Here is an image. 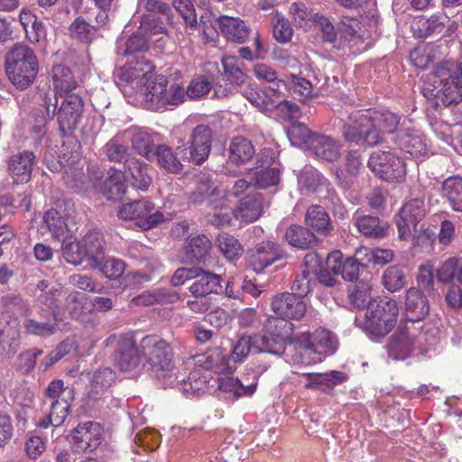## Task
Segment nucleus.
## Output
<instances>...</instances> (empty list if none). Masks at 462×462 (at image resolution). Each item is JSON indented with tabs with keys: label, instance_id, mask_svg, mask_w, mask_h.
Wrapping results in <instances>:
<instances>
[{
	"label": "nucleus",
	"instance_id": "obj_18",
	"mask_svg": "<svg viewBox=\"0 0 462 462\" xmlns=\"http://www.w3.org/2000/svg\"><path fill=\"white\" fill-rule=\"evenodd\" d=\"M1 305L2 320L18 334L21 328L18 316L26 317L31 313L28 300L19 294L11 293L2 297Z\"/></svg>",
	"mask_w": 462,
	"mask_h": 462
},
{
	"label": "nucleus",
	"instance_id": "obj_3",
	"mask_svg": "<svg viewBox=\"0 0 462 462\" xmlns=\"http://www.w3.org/2000/svg\"><path fill=\"white\" fill-rule=\"evenodd\" d=\"M399 306L393 299L379 298L366 310L362 328L374 337H383L396 326Z\"/></svg>",
	"mask_w": 462,
	"mask_h": 462
},
{
	"label": "nucleus",
	"instance_id": "obj_30",
	"mask_svg": "<svg viewBox=\"0 0 462 462\" xmlns=\"http://www.w3.org/2000/svg\"><path fill=\"white\" fill-rule=\"evenodd\" d=\"M217 23L221 33L229 41L242 43L248 37L249 30L244 21L228 15H220Z\"/></svg>",
	"mask_w": 462,
	"mask_h": 462
},
{
	"label": "nucleus",
	"instance_id": "obj_17",
	"mask_svg": "<svg viewBox=\"0 0 462 462\" xmlns=\"http://www.w3.org/2000/svg\"><path fill=\"white\" fill-rule=\"evenodd\" d=\"M271 307L277 316L288 320H300L307 312L303 298L291 292L276 294L273 298Z\"/></svg>",
	"mask_w": 462,
	"mask_h": 462
},
{
	"label": "nucleus",
	"instance_id": "obj_38",
	"mask_svg": "<svg viewBox=\"0 0 462 462\" xmlns=\"http://www.w3.org/2000/svg\"><path fill=\"white\" fill-rule=\"evenodd\" d=\"M373 283L369 281L357 282L349 291L348 299L350 304L359 310H366L374 304L377 300L372 296Z\"/></svg>",
	"mask_w": 462,
	"mask_h": 462
},
{
	"label": "nucleus",
	"instance_id": "obj_51",
	"mask_svg": "<svg viewBox=\"0 0 462 462\" xmlns=\"http://www.w3.org/2000/svg\"><path fill=\"white\" fill-rule=\"evenodd\" d=\"M24 332L28 335L46 337H51L57 331V323L44 321L41 322L32 318H27L23 323Z\"/></svg>",
	"mask_w": 462,
	"mask_h": 462
},
{
	"label": "nucleus",
	"instance_id": "obj_43",
	"mask_svg": "<svg viewBox=\"0 0 462 462\" xmlns=\"http://www.w3.org/2000/svg\"><path fill=\"white\" fill-rule=\"evenodd\" d=\"M442 192L453 210L462 212V177L450 176L446 179L442 183Z\"/></svg>",
	"mask_w": 462,
	"mask_h": 462
},
{
	"label": "nucleus",
	"instance_id": "obj_2",
	"mask_svg": "<svg viewBox=\"0 0 462 462\" xmlns=\"http://www.w3.org/2000/svg\"><path fill=\"white\" fill-rule=\"evenodd\" d=\"M5 69L10 82L16 88L25 89L38 74V58L30 47L17 43L5 54Z\"/></svg>",
	"mask_w": 462,
	"mask_h": 462
},
{
	"label": "nucleus",
	"instance_id": "obj_36",
	"mask_svg": "<svg viewBox=\"0 0 462 462\" xmlns=\"http://www.w3.org/2000/svg\"><path fill=\"white\" fill-rule=\"evenodd\" d=\"M60 98H62V101L58 110V98L56 96L54 104L48 103L47 101L45 102L48 116H55L56 114L58 116H80L83 110V102L79 96L70 94L65 97L61 96Z\"/></svg>",
	"mask_w": 462,
	"mask_h": 462
},
{
	"label": "nucleus",
	"instance_id": "obj_54",
	"mask_svg": "<svg viewBox=\"0 0 462 462\" xmlns=\"http://www.w3.org/2000/svg\"><path fill=\"white\" fill-rule=\"evenodd\" d=\"M69 31L73 38L87 43L99 36L97 29L81 18H77L72 23Z\"/></svg>",
	"mask_w": 462,
	"mask_h": 462
},
{
	"label": "nucleus",
	"instance_id": "obj_58",
	"mask_svg": "<svg viewBox=\"0 0 462 462\" xmlns=\"http://www.w3.org/2000/svg\"><path fill=\"white\" fill-rule=\"evenodd\" d=\"M62 242V256L68 263L77 266L88 259L80 242H69L67 240Z\"/></svg>",
	"mask_w": 462,
	"mask_h": 462
},
{
	"label": "nucleus",
	"instance_id": "obj_26",
	"mask_svg": "<svg viewBox=\"0 0 462 462\" xmlns=\"http://www.w3.org/2000/svg\"><path fill=\"white\" fill-rule=\"evenodd\" d=\"M211 247V241L205 235H198L188 241L184 258L189 263L205 264L209 258Z\"/></svg>",
	"mask_w": 462,
	"mask_h": 462
},
{
	"label": "nucleus",
	"instance_id": "obj_44",
	"mask_svg": "<svg viewBox=\"0 0 462 462\" xmlns=\"http://www.w3.org/2000/svg\"><path fill=\"white\" fill-rule=\"evenodd\" d=\"M217 245L228 261L239 259L244 253V247L239 240L227 233L218 235Z\"/></svg>",
	"mask_w": 462,
	"mask_h": 462
},
{
	"label": "nucleus",
	"instance_id": "obj_57",
	"mask_svg": "<svg viewBox=\"0 0 462 462\" xmlns=\"http://www.w3.org/2000/svg\"><path fill=\"white\" fill-rule=\"evenodd\" d=\"M280 181V171L277 168H265L255 171L252 176V184L257 189L276 186Z\"/></svg>",
	"mask_w": 462,
	"mask_h": 462
},
{
	"label": "nucleus",
	"instance_id": "obj_11",
	"mask_svg": "<svg viewBox=\"0 0 462 462\" xmlns=\"http://www.w3.org/2000/svg\"><path fill=\"white\" fill-rule=\"evenodd\" d=\"M293 330L294 325L290 320L279 316L268 318L262 333H258L263 338L265 353L282 356Z\"/></svg>",
	"mask_w": 462,
	"mask_h": 462
},
{
	"label": "nucleus",
	"instance_id": "obj_37",
	"mask_svg": "<svg viewBox=\"0 0 462 462\" xmlns=\"http://www.w3.org/2000/svg\"><path fill=\"white\" fill-rule=\"evenodd\" d=\"M285 239L293 247L302 250L313 247L319 243V239L314 233L299 225H291L286 230Z\"/></svg>",
	"mask_w": 462,
	"mask_h": 462
},
{
	"label": "nucleus",
	"instance_id": "obj_13",
	"mask_svg": "<svg viewBox=\"0 0 462 462\" xmlns=\"http://www.w3.org/2000/svg\"><path fill=\"white\" fill-rule=\"evenodd\" d=\"M152 69V65L143 56H140L136 58L135 62L128 61L120 69L118 79L129 84L143 101L145 87L154 82L151 79Z\"/></svg>",
	"mask_w": 462,
	"mask_h": 462
},
{
	"label": "nucleus",
	"instance_id": "obj_61",
	"mask_svg": "<svg viewBox=\"0 0 462 462\" xmlns=\"http://www.w3.org/2000/svg\"><path fill=\"white\" fill-rule=\"evenodd\" d=\"M238 60L233 56L223 58L222 65L224 68V76L227 81L235 85H241L245 80V75L238 66Z\"/></svg>",
	"mask_w": 462,
	"mask_h": 462
},
{
	"label": "nucleus",
	"instance_id": "obj_32",
	"mask_svg": "<svg viewBox=\"0 0 462 462\" xmlns=\"http://www.w3.org/2000/svg\"><path fill=\"white\" fill-rule=\"evenodd\" d=\"M125 173L121 170L111 167L107 171V178L100 186V191L109 200L119 199L125 191Z\"/></svg>",
	"mask_w": 462,
	"mask_h": 462
},
{
	"label": "nucleus",
	"instance_id": "obj_56",
	"mask_svg": "<svg viewBox=\"0 0 462 462\" xmlns=\"http://www.w3.org/2000/svg\"><path fill=\"white\" fill-rule=\"evenodd\" d=\"M299 350L302 356V362L306 364L318 363L321 361V355L311 341L310 333H302L298 337Z\"/></svg>",
	"mask_w": 462,
	"mask_h": 462
},
{
	"label": "nucleus",
	"instance_id": "obj_25",
	"mask_svg": "<svg viewBox=\"0 0 462 462\" xmlns=\"http://www.w3.org/2000/svg\"><path fill=\"white\" fill-rule=\"evenodd\" d=\"M125 170L130 175L132 185L142 191L148 189L152 183V169L145 162L135 158L125 162Z\"/></svg>",
	"mask_w": 462,
	"mask_h": 462
},
{
	"label": "nucleus",
	"instance_id": "obj_24",
	"mask_svg": "<svg viewBox=\"0 0 462 462\" xmlns=\"http://www.w3.org/2000/svg\"><path fill=\"white\" fill-rule=\"evenodd\" d=\"M310 149L315 155L327 162H336L340 157V143L329 135L315 134L310 142Z\"/></svg>",
	"mask_w": 462,
	"mask_h": 462
},
{
	"label": "nucleus",
	"instance_id": "obj_10",
	"mask_svg": "<svg viewBox=\"0 0 462 462\" xmlns=\"http://www.w3.org/2000/svg\"><path fill=\"white\" fill-rule=\"evenodd\" d=\"M117 215L123 220L135 221L143 230H150L166 220L164 214L155 210L154 204L144 199L121 205Z\"/></svg>",
	"mask_w": 462,
	"mask_h": 462
},
{
	"label": "nucleus",
	"instance_id": "obj_5",
	"mask_svg": "<svg viewBox=\"0 0 462 462\" xmlns=\"http://www.w3.org/2000/svg\"><path fill=\"white\" fill-rule=\"evenodd\" d=\"M384 131L394 134V143L399 148L413 157L425 156L428 145L425 135L414 125L411 117H388Z\"/></svg>",
	"mask_w": 462,
	"mask_h": 462
},
{
	"label": "nucleus",
	"instance_id": "obj_1",
	"mask_svg": "<svg viewBox=\"0 0 462 462\" xmlns=\"http://www.w3.org/2000/svg\"><path fill=\"white\" fill-rule=\"evenodd\" d=\"M434 89L423 88L424 96L434 97L431 106H444L457 104L462 100V63L446 60L435 68L433 74Z\"/></svg>",
	"mask_w": 462,
	"mask_h": 462
},
{
	"label": "nucleus",
	"instance_id": "obj_28",
	"mask_svg": "<svg viewBox=\"0 0 462 462\" xmlns=\"http://www.w3.org/2000/svg\"><path fill=\"white\" fill-rule=\"evenodd\" d=\"M355 226L357 230L365 237L382 239L386 236L389 226L378 217L370 215H356L354 217Z\"/></svg>",
	"mask_w": 462,
	"mask_h": 462
},
{
	"label": "nucleus",
	"instance_id": "obj_20",
	"mask_svg": "<svg viewBox=\"0 0 462 462\" xmlns=\"http://www.w3.org/2000/svg\"><path fill=\"white\" fill-rule=\"evenodd\" d=\"M35 159L34 153L29 151L17 152L10 157L8 172L14 183L23 184L30 181Z\"/></svg>",
	"mask_w": 462,
	"mask_h": 462
},
{
	"label": "nucleus",
	"instance_id": "obj_31",
	"mask_svg": "<svg viewBox=\"0 0 462 462\" xmlns=\"http://www.w3.org/2000/svg\"><path fill=\"white\" fill-rule=\"evenodd\" d=\"M263 342V338L258 333L251 336H241L233 346L231 358L236 363L244 361L248 356L251 349H254L258 353H265Z\"/></svg>",
	"mask_w": 462,
	"mask_h": 462
},
{
	"label": "nucleus",
	"instance_id": "obj_19",
	"mask_svg": "<svg viewBox=\"0 0 462 462\" xmlns=\"http://www.w3.org/2000/svg\"><path fill=\"white\" fill-rule=\"evenodd\" d=\"M212 132L209 127L199 125L191 134L188 147L190 160L197 165L203 163L211 150Z\"/></svg>",
	"mask_w": 462,
	"mask_h": 462
},
{
	"label": "nucleus",
	"instance_id": "obj_52",
	"mask_svg": "<svg viewBox=\"0 0 462 462\" xmlns=\"http://www.w3.org/2000/svg\"><path fill=\"white\" fill-rule=\"evenodd\" d=\"M132 147L140 155L144 156L148 160H152L154 157V141L152 136L147 132H136L132 137Z\"/></svg>",
	"mask_w": 462,
	"mask_h": 462
},
{
	"label": "nucleus",
	"instance_id": "obj_35",
	"mask_svg": "<svg viewBox=\"0 0 462 462\" xmlns=\"http://www.w3.org/2000/svg\"><path fill=\"white\" fill-rule=\"evenodd\" d=\"M180 389L187 398L201 396L209 389L208 376L200 369H194L188 378L180 383Z\"/></svg>",
	"mask_w": 462,
	"mask_h": 462
},
{
	"label": "nucleus",
	"instance_id": "obj_48",
	"mask_svg": "<svg viewBox=\"0 0 462 462\" xmlns=\"http://www.w3.org/2000/svg\"><path fill=\"white\" fill-rule=\"evenodd\" d=\"M290 123L287 126V135L291 142L295 144L307 143L310 146L311 138L317 134L312 133L303 123L298 121V117H286Z\"/></svg>",
	"mask_w": 462,
	"mask_h": 462
},
{
	"label": "nucleus",
	"instance_id": "obj_60",
	"mask_svg": "<svg viewBox=\"0 0 462 462\" xmlns=\"http://www.w3.org/2000/svg\"><path fill=\"white\" fill-rule=\"evenodd\" d=\"M273 35L274 39L280 43H287L292 38V28L288 20H286L281 14L276 13L273 17Z\"/></svg>",
	"mask_w": 462,
	"mask_h": 462
},
{
	"label": "nucleus",
	"instance_id": "obj_41",
	"mask_svg": "<svg viewBox=\"0 0 462 462\" xmlns=\"http://www.w3.org/2000/svg\"><path fill=\"white\" fill-rule=\"evenodd\" d=\"M255 152L251 141L245 137H236L229 146V160L231 162L240 165L250 161Z\"/></svg>",
	"mask_w": 462,
	"mask_h": 462
},
{
	"label": "nucleus",
	"instance_id": "obj_40",
	"mask_svg": "<svg viewBox=\"0 0 462 462\" xmlns=\"http://www.w3.org/2000/svg\"><path fill=\"white\" fill-rule=\"evenodd\" d=\"M340 33L350 45H357L367 37L365 29L358 19L344 16L340 23Z\"/></svg>",
	"mask_w": 462,
	"mask_h": 462
},
{
	"label": "nucleus",
	"instance_id": "obj_46",
	"mask_svg": "<svg viewBox=\"0 0 462 462\" xmlns=\"http://www.w3.org/2000/svg\"><path fill=\"white\" fill-rule=\"evenodd\" d=\"M437 278L441 282H450L454 280L462 283V259L450 257L437 270Z\"/></svg>",
	"mask_w": 462,
	"mask_h": 462
},
{
	"label": "nucleus",
	"instance_id": "obj_64",
	"mask_svg": "<svg viewBox=\"0 0 462 462\" xmlns=\"http://www.w3.org/2000/svg\"><path fill=\"white\" fill-rule=\"evenodd\" d=\"M254 73L259 80L265 82L275 83L277 88L273 91H278L281 87H285L284 80L278 79L277 72L273 68L264 63H258L254 67Z\"/></svg>",
	"mask_w": 462,
	"mask_h": 462
},
{
	"label": "nucleus",
	"instance_id": "obj_49",
	"mask_svg": "<svg viewBox=\"0 0 462 462\" xmlns=\"http://www.w3.org/2000/svg\"><path fill=\"white\" fill-rule=\"evenodd\" d=\"M447 22H448V17L445 14L438 13L428 19H419L415 22L414 25H417L420 31L421 34L420 36L426 37L435 32L441 33L446 27Z\"/></svg>",
	"mask_w": 462,
	"mask_h": 462
},
{
	"label": "nucleus",
	"instance_id": "obj_15",
	"mask_svg": "<svg viewBox=\"0 0 462 462\" xmlns=\"http://www.w3.org/2000/svg\"><path fill=\"white\" fill-rule=\"evenodd\" d=\"M71 445L76 452H92L103 441V428L95 421L80 422L71 431Z\"/></svg>",
	"mask_w": 462,
	"mask_h": 462
},
{
	"label": "nucleus",
	"instance_id": "obj_55",
	"mask_svg": "<svg viewBox=\"0 0 462 462\" xmlns=\"http://www.w3.org/2000/svg\"><path fill=\"white\" fill-rule=\"evenodd\" d=\"M383 170L381 179L388 182H399L403 180L406 175L404 162L401 157L394 153L392 156L391 161L388 162V164L384 166Z\"/></svg>",
	"mask_w": 462,
	"mask_h": 462
},
{
	"label": "nucleus",
	"instance_id": "obj_23",
	"mask_svg": "<svg viewBox=\"0 0 462 462\" xmlns=\"http://www.w3.org/2000/svg\"><path fill=\"white\" fill-rule=\"evenodd\" d=\"M197 270L199 271L198 276L193 278L194 282L189 287L192 296L218 294L222 291V278L220 275L206 272L201 268H197Z\"/></svg>",
	"mask_w": 462,
	"mask_h": 462
},
{
	"label": "nucleus",
	"instance_id": "obj_4",
	"mask_svg": "<svg viewBox=\"0 0 462 462\" xmlns=\"http://www.w3.org/2000/svg\"><path fill=\"white\" fill-rule=\"evenodd\" d=\"M43 394L50 401L51 411L45 418L38 421L37 426L47 429L51 425L53 427L61 425L68 417L75 400L74 388L65 386L61 379H54L47 385Z\"/></svg>",
	"mask_w": 462,
	"mask_h": 462
},
{
	"label": "nucleus",
	"instance_id": "obj_9",
	"mask_svg": "<svg viewBox=\"0 0 462 462\" xmlns=\"http://www.w3.org/2000/svg\"><path fill=\"white\" fill-rule=\"evenodd\" d=\"M186 94L177 84L168 88L166 77L159 75L154 82L144 88V102L148 109L159 111L162 107H175L183 103Z\"/></svg>",
	"mask_w": 462,
	"mask_h": 462
},
{
	"label": "nucleus",
	"instance_id": "obj_29",
	"mask_svg": "<svg viewBox=\"0 0 462 462\" xmlns=\"http://www.w3.org/2000/svg\"><path fill=\"white\" fill-rule=\"evenodd\" d=\"M201 367L220 374L231 371L229 354L222 347L208 350L199 359Z\"/></svg>",
	"mask_w": 462,
	"mask_h": 462
},
{
	"label": "nucleus",
	"instance_id": "obj_6",
	"mask_svg": "<svg viewBox=\"0 0 462 462\" xmlns=\"http://www.w3.org/2000/svg\"><path fill=\"white\" fill-rule=\"evenodd\" d=\"M390 121L388 117H359L343 126V136L349 143L375 146L382 143L383 134H390L384 131Z\"/></svg>",
	"mask_w": 462,
	"mask_h": 462
},
{
	"label": "nucleus",
	"instance_id": "obj_63",
	"mask_svg": "<svg viewBox=\"0 0 462 462\" xmlns=\"http://www.w3.org/2000/svg\"><path fill=\"white\" fill-rule=\"evenodd\" d=\"M313 273L305 266L300 273H298L291 285V293L304 298L311 290V282Z\"/></svg>",
	"mask_w": 462,
	"mask_h": 462
},
{
	"label": "nucleus",
	"instance_id": "obj_27",
	"mask_svg": "<svg viewBox=\"0 0 462 462\" xmlns=\"http://www.w3.org/2000/svg\"><path fill=\"white\" fill-rule=\"evenodd\" d=\"M263 196L260 193L249 194L244 197L235 211V217L245 223H252L263 213Z\"/></svg>",
	"mask_w": 462,
	"mask_h": 462
},
{
	"label": "nucleus",
	"instance_id": "obj_7",
	"mask_svg": "<svg viewBox=\"0 0 462 462\" xmlns=\"http://www.w3.org/2000/svg\"><path fill=\"white\" fill-rule=\"evenodd\" d=\"M429 213L424 198L407 200L394 216L401 240H409L423 228V221Z\"/></svg>",
	"mask_w": 462,
	"mask_h": 462
},
{
	"label": "nucleus",
	"instance_id": "obj_33",
	"mask_svg": "<svg viewBox=\"0 0 462 462\" xmlns=\"http://www.w3.org/2000/svg\"><path fill=\"white\" fill-rule=\"evenodd\" d=\"M42 220L43 226L53 238L65 241L72 237L73 231L69 227L58 210L51 208L45 211Z\"/></svg>",
	"mask_w": 462,
	"mask_h": 462
},
{
	"label": "nucleus",
	"instance_id": "obj_16",
	"mask_svg": "<svg viewBox=\"0 0 462 462\" xmlns=\"http://www.w3.org/2000/svg\"><path fill=\"white\" fill-rule=\"evenodd\" d=\"M139 344L132 331L120 334L116 340L115 360L122 371H132L138 367L142 358Z\"/></svg>",
	"mask_w": 462,
	"mask_h": 462
},
{
	"label": "nucleus",
	"instance_id": "obj_45",
	"mask_svg": "<svg viewBox=\"0 0 462 462\" xmlns=\"http://www.w3.org/2000/svg\"><path fill=\"white\" fill-rule=\"evenodd\" d=\"M154 157L158 164L170 173L177 174L182 170L181 162L167 145H158L154 149Z\"/></svg>",
	"mask_w": 462,
	"mask_h": 462
},
{
	"label": "nucleus",
	"instance_id": "obj_62",
	"mask_svg": "<svg viewBox=\"0 0 462 462\" xmlns=\"http://www.w3.org/2000/svg\"><path fill=\"white\" fill-rule=\"evenodd\" d=\"M172 6L184 20L188 30L197 25V14L190 0H173Z\"/></svg>",
	"mask_w": 462,
	"mask_h": 462
},
{
	"label": "nucleus",
	"instance_id": "obj_21",
	"mask_svg": "<svg viewBox=\"0 0 462 462\" xmlns=\"http://www.w3.org/2000/svg\"><path fill=\"white\" fill-rule=\"evenodd\" d=\"M307 379L305 389H313L324 393H330L332 390L348 380V376L342 371L332 370L329 373H305Z\"/></svg>",
	"mask_w": 462,
	"mask_h": 462
},
{
	"label": "nucleus",
	"instance_id": "obj_50",
	"mask_svg": "<svg viewBox=\"0 0 462 462\" xmlns=\"http://www.w3.org/2000/svg\"><path fill=\"white\" fill-rule=\"evenodd\" d=\"M175 295L171 294L166 290L159 289L152 291H143V293L135 296L132 300V303L135 306H152L154 304H163L171 302Z\"/></svg>",
	"mask_w": 462,
	"mask_h": 462
},
{
	"label": "nucleus",
	"instance_id": "obj_8",
	"mask_svg": "<svg viewBox=\"0 0 462 462\" xmlns=\"http://www.w3.org/2000/svg\"><path fill=\"white\" fill-rule=\"evenodd\" d=\"M143 358L155 373H164L172 367L173 348L171 344L156 334L144 336L139 342Z\"/></svg>",
	"mask_w": 462,
	"mask_h": 462
},
{
	"label": "nucleus",
	"instance_id": "obj_12",
	"mask_svg": "<svg viewBox=\"0 0 462 462\" xmlns=\"http://www.w3.org/2000/svg\"><path fill=\"white\" fill-rule=\"evenodd\" d=\"M421 327L414 323L402 324L387 345L388 355L395 360H404L420 349Z\"/></svg>",
	"mask_w": 462,
	"mask_h": 462
},
{
	"label": "nucleus",
	"instance_id": "obj_22",
	"mask_svg": "<svg viewBox=\"0 0 462 462\" xmlns=\"http://www.w3.org/2000/svg\"><path fill=\"white\" fill-rule=\"evenodd\" d=\"M430 305L427 298L422 292L414 287L410 288L406 292L405 312L407 321L420 326V322L429 314Z\"/></svg>",
	"mask_w": 462,
	"mask_h": 462
},
{
	"label": "nucleus",
	"instance_id": "obj_53",
	"mask_svg": "<svg viewBox=\"0 0 462 462\" xmlns=\"http://www.w3.org/2000/svg\"><path fill=\"white\" fill-rule=\"evenodd\" d=\"M382 282L383 287L391 291L395 292L405 285V276L402 268L398 265H391L384 271Z\"/></svg>",
	"mask_w": 462,
	"mask_h": 462
},
{
	"label": "nucleus",
	"instance_id": "obj_14",
	"mask_svg": "<svg viewBox=\"0 0 462 462\" xmlns=\"http://www.w3.org/2000/svg\"><path fill=\"white\" fill-rule=\"evenodd\" d=\"M286 253L273 241L258 243L247 252L246 264L256 273H263L267 267L285 258Z\"/></svg>",
	"mask_w": 462,
	"mask_h": 462
},
{
	"label": "nucleus",
	"instance_id": "obj_59",
	"mask_svg": "<svg viewBox=\"0 0 462 462\" xmlns=\"http://www.w3.org/2000/svg\"><path fill=\"white\" fill-rule=\"evenodd\" d=\"M148 49V41L144 34L139 30L133 33L125 42V46H119L118 51L124 56L143 52Z\"/></svg>",
	"mask_w": 462,
	"mask_h": 462
},
{
	"label": "nucleus",
	"instance_id": "obj_39",
	"mask_svg": "<svg viewBox=\"0 0 462 462\" xmlns=\"http://www.w3.org/2000/svg\"><path fill=\"white\" fill-rule=\"evenodd\" d=\"M80 243L91 264H97L105 254L103 234L97 230H90L83 236Z\"/></svg>",
	"mask_w": 462,
	"mask_h": 462
},
{
	"label": "nucleus",
	"instance_id": "obj_47",
	"mask_svg": "<svg viewBox=\"0 0 462 462\" xmlns=\"http://www.w3.org/2000/svg\"><path fill=\"white\" fill-rule=\"evenodd\" d=\"M53 84L57 93L61 97L62 93L72 91L77 87V82L71 70L62 65L53 68Z\"/></svg>",
	"mask_w": 462,
	"mask_h": 462
},
{
	"label": "nucleus",
	"instance_id": "obj_42",
	"mask_svg": "<svg viewBox=\"0 0 462 462\" xmlns=\"http://www.w3.org/2000/svg\"><path fill=\"white\" fill-rule=\"evenodd\" d=\"M429 124L435 134L447 143L462 130L460 122L457 121L456 117H451V121L444 120L443 117H430Z\"/></svg>",
	"mask_w": 462,
	"mask_h": 462
},
{
	"label": "nucleus",
	"instance_id": "obj_34",
	"mask_svg": "<svg viewBox=\"0 0 462 462\" xmlns=\"http://www.w3.org/2000/svg\"><path fill=\"white\" fill-rule=\"evenodd\" d=\"M305 224L323 236H328L333 231L328 212L319 205H312L307 209Z\"/></svg>",
	"mask_w": 462,
	"mask_h": 462
}]
</instances>
